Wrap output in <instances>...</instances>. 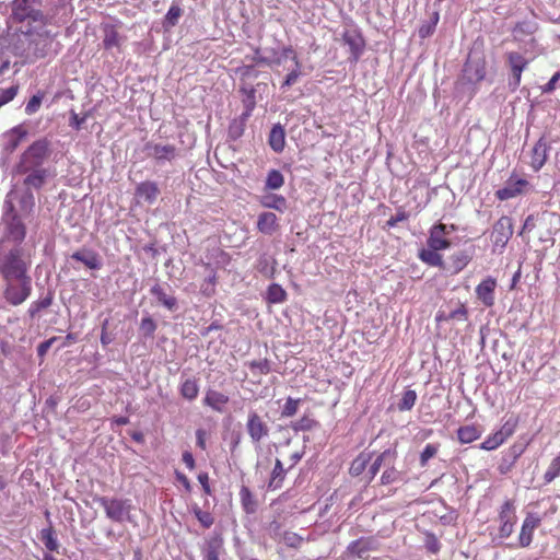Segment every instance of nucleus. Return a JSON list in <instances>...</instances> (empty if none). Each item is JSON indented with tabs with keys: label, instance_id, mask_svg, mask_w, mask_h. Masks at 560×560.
Masks as SVG:
<instances>
[{
	"label": "nucleus",
	"instance_id": "nucleus-1",
	"mask_svg": "<svg viewBox=\"0 0 560 560\" xmlns=\"http://www.w3.org/2000/svg\"><path fill=\"white\" fill-rule=\"evenodd\" d=\"M55 44L57 45L55 36L47 30L27 31L14 33L10 37L8 48L14 56L21 58L22 65H26L56 54L52 48Z\"/></svg>",
	"mask_w": 560,
	"mask_h": 560
},
{
	"label": "nucleus",
	"instance_id": "nucleus-2",
	"mask_svg": "<svg viewBox=\"0 0 560 560\" xmlns=\"http://www.w3.org/2000/svg\"><path fill=\"white\" fill-rule=\"evenodd\" d=\"M50 155V143L46 138L34 141L21 155L16 165L18 173H27L44 168L43 164Z\"/></svg>",
	"mask_w": 560,
	"mask_h": 560
},
{
	"label": "nucleus",
	"instance_id": "nucleus-3",
	"mask_svg": "<svg viewBox=\"0 0 560 560\" xmlns=\"http://www.w3.org/2000/svg\"><path fill=\"white\" fill-rule=\"evenodd\" d=\"M27 269L20 248H13L0 257V273L5 281L31 278L27 275Z\"/></svg>",
	"mask_w": 560,
	"mask_h": 560
},
{
	"label": "nucleus",
	"instance_id": "nucleus-4",
	"mask_svg": "<svg viewBox=\"0 0 560 560\" xmlns=\"http://www.w3.org/2000/svg\"><path fill=\"white\" fill-rule=\"evenodd\" d=\"M98 504L104 509L107 518L115 523L130 522L132 505L130 500L120 498L101 497Z\"/></svg>",
	"mask_w": 560,
	"mask_h": 560
},
{
	"label": "nucleus",
	"instance_id": "nucleus-5",
	"mask_svg": "<svg viewBox=\"0 0 560 560\" xmlns=\"http://www.w3.org/2000/svg\"><path fill=\"white\" fill-rule=\"evenodd\" d=\"M16 281L18 283L7 281L3 292L5 301L12 306L21 305L32 293V278L19 279Z\"/></svg>",
	"mask_w": 560,
	"mask_h": 560
},
{
	"label": "nucleus",
	"instance_id": "nucleus-6",
	"mask_svg": "<svg viewBox=\"0 0 560 560\" xmlns=\"http://www.w3.org/2000/svg\"><path fill=\"white\" fill-rule=\"evenodd\" d=\"M499 536L500 538H508L512 535L514 526L517 521L516 508L514 500H505L498 512Z\"/></svg>",
	"mask_w": 560,
	"mask_h": 560
},
{
	"label": "nucleus",
	"instance_id": "nucleus-7",
	"mask_svg": "<svg viewBox=\"0 0 560 560\" xmlns=\"http://www.w3.org/2000/svg\"><path fill=\"white\" fill-rule=\"evenodd\" d=\"M5 203L8 206L7 215L9 217L5 235L8 240L20 244L26 236V226L13 203L10 200H7Z\"/></svg>",
	"mask_w": 560,
	"mask_h": 560
},
{
	"label": "nucleus",
	"instance_id": "nucleus-8",
	"mask_svg": "<svg viewBox=\"0 0 560 560\" xmlns=\"http://www.w3.org/2000/svg\"><path fill=\"white\" fill-rule=\"evenodd\" d=\"M513 235V221L508 215H502L493 225L491 238L493 252L502 250Z\"/></svg>",
	"mask_w": 560,
	"mask_h": 560
},
{
	"label": "nucleus",
	"instance_id": "nucleus-9",
	"mask_svg": "<svg viewBox=\"0 0 560 560\" xmlns=\"http://www.w3.org/2000/svg\"><path fill=\"white\" fill-rule=\"evenodd\" d=\"M38 0H13L12 18L16 22L25 20L38 21L42 19V12L36 8Z\"/></svg>",
	"mask_w": 560,
	"mask_h": 560
},
{
	"label": "nucleus",
	"instance_id": "nucleus-10",
	"mask_svg": "<svg viewBox=\"0 0 560 560\" xmlns=\"http://www.w3.org/2000/svg\"><path fill=\"white\" fill-rule=\"evenodd\" d=\"M505 61L510 68L512 80L510 81V85L514 89H517L521 84L522 73L529 65V60L526 59L518 51H508L505 54Z\"/></svg>",
	"mask_w": 560,
	"mask_h": 560
},
{
	"label": "nucleus",
	"instance_id": "nucleus-11",
	"mask_svg": "<svg viewBox=\"0 0 560 560\" xmlns=\"http://www.w3.org/2000/svg\"><path fill=\"white\" fill-rule=\"evenodd\" d=\"M451 231L447 230V224L438 222L429 229V236L427 245L433 249H448L452 245L451 240L447 237Z\"/></svg>",
	"mask_w": 560,
	"mask_h": 560
},
{
	"label": "nucleus",
	"instance_id": "nucleus-12",
	"mask_svg": "<svg viewBox=\"0 0 560 560\" xmlns=\"http://www.w3.org/2000/svg\"><path fill=\"white\" fill-rule=\"evenodd\" d=\"M246 430L253 443H260L269 435L267 422L256 411H250L247 417Z\"/></svg>",
	"mask_w": 560,
	"mask_h": 560
},
{
	"label": "nucleus",
	"instance_id": "nucleus-13",
	"mask_svg": "<svg viewBox=\"0 0 560 560\" xmlns=\"http://www.w3.org/2000/svg\"><path fill=\"white\" fill-rule=\"evenodd\" d=\"M541 517L535 513H527L518 535V547L527 548L534 539V532L540 526Z\"/></svg>",
	"mask_w": 560,
	"mask_h": 560
},
{
	"label": "nucleus",
	"instance_id": "nucleus-14",
	"mask_svg": "<svg viewBox=\"0 0 560 560\" xmlns=\"http://www.w3.org/2000/svg\"><path fill=\"white\" fill-rule=\"evenodd\" d=\"M486 60L483 58H468L464 65L463 79L467 83H479L486 77Z\"/></svg>",
	"mask_w": 560,
	"mask_h": 560
},
{
	"label": "nucleus",
	"instance_id": "nucleus-15",
	"mask_svg": "<svg viewBox=\"0 0 560 560\" xmlns=\"http://www.w3.org/2000/svg\"><path fill=\"white\" fill-rule=\"evenodd\" d=\"M528 186L529 183L526 179L514 178V176H511L505 186L495 191V196L499 200H509L525 192Z\"/></svg>",
	"mask_w": 560,
	"mask_h": 560
},
{
	"label": "nucleus",
	"instance_id": "nucleus-16",
	"mask_svg": "<svg viewBox=\"0 0 560 560\" xmlns=\"http://www.w3.org/2000/svg\"><path fill=\"white\" fill-rule=\"evenodd\" d=\"M380 548L378 541L373 537H361L357 540L351 541L347 551L351 555L357 556L360 559H368L371 551H376Z\"/></svg>",
	"mask_w": 560,
	"mask_h": 560
},
{
	"label": "nucleus",
	"instance_id": "nucleus-17",
	"mask_svg": "<svg viewBox=\"0 0 560 560\" xmlns=\"http://www.w3.org/2000/svg\"><path fill=\"white\" fill-rule=\"evenodd\" d=\"M342 42L350 49V59L357 62L365 47V40L362 34L357 30L346 31L342 34Z\"/></svg>",
	"mask_w": 560,
	"mask_h": 560
},
{
	"label": "nucleus",
	"instance_id": "nucleus-18",
	"mask_svg": "<svg viewBox=\"0 0 560 560\" xmlns=\"http://www.w3.org/2000/svg\"><path fill=\"white\" fill-rule=\"evenodd\" d=\"M269 528L272 533L273 539H279L289 548L299 549L301 547L303 538L299 534L290 530H284L283 533H280V523L272 522Z\"/></svg>",
	"mask_w": 560,
	"mask_h": 560
},
{
	"label": "nucleus",
	"instance_id": "nucleus-19",
	"mask_svg": "<svg viewBox=\"0 0 560 560\" xmlns=\"http://www.w3.org/2000/svg\"><path fill=\"white\" fill-rule=\"evenodd\" d=\"M281 55H282V57H290L295 66L294 69L287 74L285 79L283 80V82L281 84V89H287V88H290L293 84H295L298 79L302 74V70H301L302 63H301L296 52L294 51V49L291 46L283 47Z\"/></svg>",
	"mask_w": 560,
	"mask_h": 560
},
{
	"label": "nucleus",
	"instance_id": "nucleus-20",
	"mask_svg": "<svg viewBox=\"0 0 560 560\" xmlns=\"http://www.w3.org/2000/svg\"><path fill=\"white\" fill-rule=\"evenodd\" d=\"M224 553V540L221 535H213L206 539L202 548L203 560H220Z\"/></svg>",
	"mask_w": 560,
	"mask_h": 560
},
{
	"label": "nucleus",
	"instance_id": "nucleus-21",
	"mask_svg": "<svg viewBox=\"0 0 560 560\" xmlns=\"http://www.w3.org/2000/svg\"><path fill=\"white\" fill-rule=\"evenodd\" d=\"M160 195V188L155 182L145 180L137 185L135 197L138 201H144L152 205L156 201Z\"/></svg>",
	"mask_w": 560,
	"mask_h": 560
},
{
	"label": "nucleus",
	"instance_id": "nucleus-22",
	"mask_svg": "<svg viewBox=\"0 0 560 560\" xmlns=\"http://www.w3.org/2000/svg\"><path fill=\"white\" fill-rule=\"evenodd\" d=\"M497 288V280L492 277L483 279L476 287V295L487 307L494 304V290Z\"/></svg>",
	"mask_w": 560,
	"mask_h": 560
},
{
	"label": "nucleus",
	"instance_id": "nucleus-23",
	"mask_svg": "<svg viewBox=\"0 0 560 560\" xmlns=\"http://www.w3.org/2000/svg\"><path fill=\"white\" fill-rule=\"evenodd\" d=\"M256 228L265 235H272L280 229L279 219L273 212H261L258 215Z\"/></svg>",
	"mask_w": 560,
	"mask_h": 560
},
{
	"label": "nucleus",
	"instance_id": "nucleus-24",
	"mask_svg": "<svg viewBox=\"0 0 560 560\" xmlns=\"http://www.w3.org/2000/svg\"><path fill=\"white\" fill-rule=\"evenodd\" d=\"M547 152L548 147L542 139L538 140L534 144L532 149L529 165L535 172H538L545 165L548 156Z\"/></svg>",
	"mask_w": 560,
	"mask_h": 560
},
{
	"label": "nucleus",
	"instance_id": "nucleus-25",
	"mask_svg": "<svg viewBox=\"0 0 560 560\" xmlns=\"http://www.w3.org/2000/svg\"><path fill=\"white\" fill-rule=\"evenodd\" d=\"M71 257L72 259L82 262L89 269L97 270L102 267L98 254L91 249L74 252Z\"/></svg>",
	"mask_w": 560,
	"mask_h": 560
},
{
	"label": "nucleus",
	"instance_id": "nucleus-26",
	"mask_svg": "<svg viewBox=\"0 0 560 560\" xmlns=\"http://www.w3.org/2000/svg\"><path fill=\"white\" fill-rule=\"evenodd\" d=\"M442 249H433L432 247L422 248L418 253L419 259L431 266V267H438L440 269H445V262L443 259V256L440 254Z\"/></svg>",
	"mask_w": 560,
	"mask_h": 560
},
{
	"label": "nucleus",
	"instance_id": "nucleus-27",
	"mask_svg": "<svg viewBox=\"0 0 560 560\" xmlns=\"http://www.w3.org/2000/svg\"><path fill=\"white\" fill-rule=\"evenodd\" d=\"M228 402V395L214 389H208L206 392L203 404L210 407L211 409L221 412Z\"/></svg>",
	"mask_w": 560,
	"mask_h": 560
},
{
	"label": "nucleus",
	"instance_id": "nucleus-28",
	"mask_svg": "<svg viewBox=\"0 0 560 560\" xmlns=\"http://www.w3.org/2000/svg\"><path fill=\"white\" fill-rule=\"evenodd\" d=\"M24 174L26 175L23 180L24 186L34 189H40L48 177L47 168H36Z\"/></svg>",
	"mask_w": 560,
	"mask_h": 560
},
{
	"label": "nucleus",
	"instance_id": "nucleus-29",
	"mask_svg": "<svg viewBox=\"0 0 560 560\" xmlns=\"http://www.w3.org/2000/svg\"><path fill=\"white\" fill-rule=\"evenodd\" d=\"M150 154L158 161H172L177 154L176 147L173 144H153L149 145Z\"/></svg>",
	"mask_w": 560,
	"mask_h": 560
},
{
	"label": "nucleus",
	"instance_id": "nucleus-30",
	"mask_svg": "<svg viewBox=\"0 0 560 560\" xmlns=\"http://www.w3.org/2000/svg\"><path fill=\"white\" fill-rule=\"evenodd\" d=\"M8 198H14L19 202V214L21 217H27L32 213L34 206H35V199L32 192L25 191L23 194H10L8 195Z\"/></svg>",
	"mask_w": 560,
	"mask_h": 560
},
{
	"label": "nucleus",
	"instance_id": "nucleus-31",
	"mask_svg": "<svg viewBox=\"0 0 560 560\" xmlns=\"http://www.w3.org/2000/svg\"><path fill=\"white\" fill-rule=\"evenodd\" d=\"M268 143L275 152L280 153L283 151L285 145V132L281 125L278 124L271 128Z\"/></svg>",
	"mask_w": 560,
	"mask_h": 560
},
{
	"label": "nucleus",
	"instance_id": "nucleus-32",
	"mask_svg": "<svg viewBox=\"0 0 560 560\" xmlns=\"http://www.w3.org/2000/svg\"><path fill=\"white\" fill-rule=\"evenodd\" d=\"M472 256L467 252L460 250L450 256V268L451 273L456 275L464 270L470 262Z\"/></svg>",
	"mask_w": 560,
	"mask_h": 560
},
{
	"label": "nucleus",
	"instance_id": "nucleus-33",
	"mask_svg": "<svg viewBox=\"0 0 560 560\" xmlns=\"http://www.w3.org/2000/svg\"><path fill=\"white\" fill-rule=\"evenodd\" d=\"M104 37L103 46L105 49H112L114 47L119 48L121 45V36L119 35L115 25L106 24L103 27Z\"/></svg>",
	"mask_w": 560,
	"mask_h": 560
},
{
	"label": "nucleus",
	"instance_id": "nucleus-34",
	"mask_svg": "<svg viewBox=\"0 0 560 560\" xmlns=\"http://www.w3.org/2000/svg\"><path fill=\"white\" fill-rule=\"evenodd\" d=\"M260 205L264 208L275 209L279 212H284L287 209V199L282 195L269 194L265 195L260 199Z\"/></svg>",
	"mask_w": 560,
	"mask_h": 560
},
{
	"label": "nucleus",
	"instance_id": "nucleus-35",
	"mask_svg": "<svg viewBox=\"0 0 560 560\" xmlns=\"http://www.w3.org/2000/svg\"><path fill=\"white\" fill-rule=\"evenodd\" d=\"M203 267L209 270V276L203 280V282L200 285V292L209 298L212 296L215 293V285H217V271L211 267L209 262H202Z\"/></svg>",
	"mask_w": 560,
	"mask_h": 560
},
{
	"label": "nucleus",
	"instance_id": "nucleus-36",
	"mask_svg": "<svg viewBox=\"0 0 560 560\" xmlns=\"http://www.w3.org/2000/svg\"><path fill=\"white\" fill-rule=\"evenodd\" d=\"M151 294L156 298L158 302L166 307L168 311H174L177 306V300L173 295L165 293L160 284H155L150 290Z\"/></svg>",
	"mask_w": 560,
	"mask_h": 560
},
{
	"label": "nucleus",
	"instance_id": "nucleus-37",
	"mask_svg": "<svg viewBox=\"0 0 560 560\" xmlns=\"http://www.w3.org/2000/svg\"><path fill=\"white\" fill-rule=\"evenodd\" d=\"M240 500L242 508L245 513L247 514H254L257 511V501L252 493L250 489L246 486H242L240 490Z\"/></svg>",
	"mask_w": 560,
	"mask_h": 560
},
{
	"label": "nucleus",
	"instance_id": "nucleus-38",
	"mask_svg": "<svg viewBox=\"0 0 560 560\" xmlns=\"http://www.w3.org/2000/svg\"><path fill=\"white\" fill-rule=\"evenodd\" d=\"M179 394L186 400H195L199 394L198 381L195 377L185 380L179 386Z\"/></svg>",
	"mask_w": 560,
	"mask_h": 560
},
{
	"label": "nucleus",
	"instance_id": "nucleus-39",
	"mask_svg": "<svg viewBox=\"0 0 560 560\" xmlns=\"http://www.w3.org/2000/svg\"><path fill=\"white\" fill-rule=\"evenodd\" d=\"M288 299L287 291L278 283H271L266 293V301L270 304H280Z\"/></svg>",
	"mask_w": 560,
	"mask_h": 560
},
{
	"label": "nucleus",
	"instance_id": "nucleus-40",
	"mask_svg": "<svg viewBox=\"0 0 560 560\" xmlns=\"http://www.w3.org/2000/svg\"><path fill=\"white\" fill-rule=\"evenodd\" d=\"M285 472L287 470L283 468L282 462L277 458L268 483L269 489H279L282 486Z\"/></svg>",
	"mask_w": 560,
	"mask_h": 560
},
{
	"label": "nucleus",
	"instance_id": "nucleus-41",
	"mask_svg": "<svg viewBox=\"0 0 560 560\" xmlns=\"http://www.w3.org/2000/svg\"><path fill=\"white\" fill-rule=\"evenodd\" d=\"M27 133L28 131L23 125H18L13 127L8 133V148L11 151L15 150L21 144V142L26 138Z\"/></svg>",
	"mask_w": 560,
	"mask_h": 560
},
{
	"label": "nucleus",
	"instance_id": "nucleus-42",
	"mask_svg": "<svg viewBox=\"0 0 560 560\" xmlns=\"http://www.w3.org/2000/svg\"><path fill=\"white\" fill-rule=\"evenodd\" d=\"M39 538L44 542L45 547L49 551H58L59 544L56 537V532L51 525L47 528H43L39 533Z\"/></svg>",
	"mask_w": 560,
	"mask_h": 560
},
{
	"label": "nucleus",
	"instance_id": "nucleus-43",
	"mask_svg": "<svg viewBox=\"0 0 560 560\" xmlns=\"http://www.w3.org/2000/svg\"><path fill=\"white\" fill-rule=\"evenodd\" d=\"M457 438L460 443H471L480 438V431L476 425H464L457 430Z\"/></svg>",
	"mask_w": 560,
	"mask_h": 560
},
{
	"label": "nucleus",
	"instance_id": "nucleus-44",
	"mask_svg": "<svg viewBox=\"0 0 560 560\" xmlns=\"http://www.w3.org/2000/svg\"><path fill=\"white\" fill-rule=\"evenodd\" d=\"M284 177L278 170H270L265 182V189L276 190L283 186Z\"/></svg>",
	"mask_w": 560,
	"mask_h": 560
},
{
	"label": "nucleus",
	"instance_id": "nucleus-45",
	"mask_svg": "<svg viewBox=\"0 0 560 560\" xmlns=\"http://www.w3.org/2000/svg\"><path fill=\"white\" fill-rule=\"evenodd\" d=\"M319 423L315 420L311 415H303L299 420L292 423L291 428L293 431H311L314 428L318 427Z\"/></svg>",
	"mask_w": 560,
	"mask_h": 560
},
{
	"label": "nucleus",
	"instance_id": "nucleus-46",
	"mask_svg": "<svg viewBox=\"0 0 560 560\" xmlns=\"http://www.w3.org/2000/svg\"><path fill=\"white\" fill-rule=\"evenodd\" d=\"M52 304V294L48 293L47 296H45L42 300L34 301L31 303L27 313L31 318H35L40 311L48 308Z\"/></svg>",
	"mask_w": 560,
	"mask_h": 560
},
{
	"label": "nucleus",
	"instance_id": "nucleus-47",
	"mask_svg": "<svg viewBox=\"0 0 560 560\" xmlns=\"http://www.w3.org/2000/svg\"><path fill=\"white\" fill-rule=\"evenodd\" d=\"M504 442V436H502L499 431H495L494 433L487 436V439L481 443L480 448L485 451H493Z\"/></svg>",
	"mask_w": 560,
	"mask_h": 560
},
{
	"label": "nucleus",
	"instance_id": "nucleus-48",
	"mask_svg": "<svg viewBox=\"0 0 560 560\" xmlns=\"http://www.w3.org/2000/svg\"><path fill=\"white\" fill-rule=\"evenodd\" d=\"M559 476H560V453L549 464L547 470L544 474V481L546 483H550Z\"/></svg>",
	"mask_w": 560,
	"mask_h": 560
},
{
	"label": "nucleus",
	"instance_id": "nucleus-49",
	"mask_svg": "<svg viewBox=\"0 0 560 560\" xmlns=\"http://www.w3.org/2000/svg\"><path fill=\"white\" fill-rule=\"evenodd\" d=\"M417 401V393L413 389H408L402 394L400 401L398 402V409L400 411L411 410Z\"/></svg>",
	"mask_w": 560,
	"mask_h": 560
},
{
	"label": "nucleus",
	"instance_id": "nucleus-50",
	"mask_svg": "<svg viewBox=\"0 0 560 560\" xmlns=\"http://www.w3.org/2000/svg\"><path fill=\"white\" fill-rule=\"evenodd\" d=\"M183 14V10L177 4H172L165 15L164 19V26L165 27H173L178 23L179 18Z\"/></svg>",
	"mask_w": 560,
	"mask_h": 560
},
{
	"label": "nucleus",
	"instance_id": "nucleus-51",
	"mask_svg": "<svg viewBox=\"0 0 560 560\" xmlns=\"http://www.w3.org/2000/svg\"><path fill=\"white\" fill-rule=\"evenodd\" d=\"M301 401L302 400L300 398L288 397L281 410V417L291 418L296 415Z\"/></svg>",
	"mask_w": 560,
	"mask_h": 560
},
{
	"label": "nucleus",
	"instance_id": "nucleus-52",
	"mask_svg": "<svg viewBox=\"0 0 560 560\" xmlns=\"http://www.w3.org/2000/svg\"><path fill=\"white\" fill-rule=\"evenodd\" d=\"M369 460H370V456H369V455H366V454L361 453V454H360V455H359V456H358V457L352 462V464H351V466H350V469H349L350 474H351L352 476H359V475H361V474L364 471V469H365L366 464L369 463Z\"/></svg>",
	"mask_w": 560,
	"mask_h": 560
},
{
	"label": "nucleus",
	"instance_id": "nucleus-53",
	"mask_svg": "<svg viewBox=\"0 0 560 560\" xmlns=\"http://www.w3.org/2000/svg\"><path fill=\"white\" fill-rule=\"evenodd\" d=\"M45 97L44 91H38L35 95H33L25 105V113L27 115H33L38 112L40 108L42 102Z\"/></svg>",
	"mask_w": 560,
	"mask_h": 560
},
{
	"label": "nucleus",
	"instance_id": "nucleus-54",
	"mask_svg": "<svg viewBox=\"0 0 560 560\" xmlns=\"http://www.w3.org/2000/svg\"><path fill=\"white\" fill-rule=\"evenodd\" d=\"M242 92L246 95L243 103L245 106V113L243 114L245 117H249L252 115V112L254 110L256 106V100H255V89H242Z\"/></svg>",
	"mask_w": 560,
	"mask_h": 560
},
{
	"label": "nucleus",
	"instance_id": "nucleus-55",
	"mask_svg": "<svg viewBox=\"0 0 560 560\" xmlns=\"http://www.w3.org/2000/svg\"><path fill=\"white\" fill-rule=\"evenodd\" d=\"M248 366L255 375H267L271 371L270 361L268 359L252 361L248 363Z\"/></svg>",
	"mask_w": 560,
	"mask_h": 560
},
{
	"label": "nucleus",
	"instance_id": "nucleus-56",
	"mask_svg": "<svg viewBox=\"0 0 560 560\" xmlns=\"http://www.w3.org/2000/svg\"><path fill=\"white\" fill-rule=\"evenodd\" d=\"M440 444H427L420 454V466L425 467L428 462L439 452Z\"/></svg>",
	"mask_w": 560,
	"mask_h": 560
},
{
	"label": "nucleus",
	"instance_id": "nucleus-57",
	"mask_svg": "<svg viewBox=\"0 0 560 560\" xmlns=\"http://www.w3.org/2000/svg\"><path fill=\"white\" fill-rule=\"evenodd\" d=\"M517 424H518V419L517 418H510L508 419L503 424L502 427L498 430L502 436H504L505 441L511 438L516 428H517Z\"/></svg>",
	"mask_w": 560,
	"mask_h": 560
},
{
	"label": "nucleus",
	"instance_id": "nucleus-58",
	"mask_svg": "<svg viewBox=\"0 0 560 560\" xmlns=\"http://www.w3.org/2000/svg\"><path fill=\"white\" fill-rule=\"evenodd\" d=\"M19 93V85L15 84V85H12L8 89H3L0 91V108L4 105H7L8 103H10L11 101L14 100V97L18 95Z\"/></svg>",
	"mask_w": 560,
	"mask_h": 560
},
{
	"label": "nucleus",
	"instance_id": "nucleus-59",
	"mask_svg": "<svg viewBox=\"0 0 560 560\" xmlns=\"http://www.w3.org/2000/svg\"><path fill=\"white\" fill-rule=\"evenodd\" d=\"M275 264L276 261H272V264L269 262V260L266 257H261L258 260V270L260 273H262L267 278H272L275 273Z\"/></svg>",
	"mask_w": 560,
	"mask_h": 560
},
{
	"label": "nucleus",
	"instance_id": "nucleus-60",
	"mask_svg": "<svg viewBox=\"0 0 560 560\" xmlns=\"http://www.w3.org/2000/svg\"><path fill=\"white\" fill-rule=\"evenodd\" d=\"M194 513H195V516L197 517V520L200 522V524L205 528H209L212 526L214 520L209 512L202 511L199 508H197V509H195Z\"/></svg>",
	"mask_w": 560,
	"mask_h": 560
},
{
	"label": "nucleus",
	"instance_id": "nucleus-61",
	"mask_svg": "<svg viewBox=\"0 0 560 560\" xmlns=\"http://www.w3.org/2000/svg\"><path fill=\"white\" fill-rule=\"evenodd\" d=\"M140 328L145 336L152 337L156 329V324L151 317H143L141 319Z\"/></svg>",
	"mask_w": 560,
	"mask_h": 560
},
{
	"label": "nucleus",
	"instance_id": "nucleus-62",
	"mask_svg": "<svg viewBox=\"0 0 560 560\" xmlns=\"http://www.w3.org/2000/svg\"><path fill=\"white\" fill-rule=\"evenodd\" d=\"M425 548L431 553H438L441 549V544L435 535L428 534L425 537Z\"/></svg>",
	"mask_w": 560,
	"mask_h": 560
},
{
	"label": "nucleus",
	"instance_id": "nucleus-63",
	"mask_svg": "<svg viewBox=\"0 0 560 560\" xmlns=\"http://www.w3.org/2000/svg\"><path fill=\"white\" fill-rule=\"evenodd\" d=\"M409 215L408 213L404 210V209H398L396 214L390 217L387 222H386V225L388 228H394L396 226L399 222H402V221H406L408 220Z\"/></svg>",
	"mask_w": 560,
	"mask_h": 560
},
{
	"label": "nucleus",
	"instance_id": "nucleus-64",
	"mask_svg": "<svg viewBox=\"0 0 560 560\" xmlns=\"http://www.w3.org/2000/svg\"><path fill=\"white\" fill-rule=\"evenodd\" d=\"M560 80V71L556 72L551 79L541 86L542 93H551L556 90V84Z\"/></svg>",
	"mask_w": 560,
	"mask_h": 560
}]
</instances>
